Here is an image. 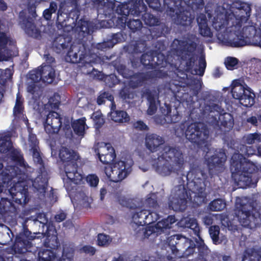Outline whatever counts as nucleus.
Listing matches in <instances>:
<instances>
[{"mask_svg": "<svg viewBox=\"0 0 261 261\" xmlns=\"http://www.w3.org/2000/svg\"><path fill=\"white\" fill-rule=\"evenodd\" d=\"M145 146L151 152L158 151L156 160V170L164 176L172 173L178 174L184 168V155L178 146L164 145V139L156 134H149L145 137Z\"/></svg>", "mask_w": 261, "mask_h": 261, "instance_id": "obj_1", "label": "nucleus"}, {"mask_svg": "<svg viewBox=\"0 0 261 261\" xmlns=\"http://www.w3.org/2000/svg\"><path fill=\"white\" fill-rule=\"evenodd\" d=\"M91 2L93 8L97 10L98 14L110 16L115 13L120 15L116 20L115 25L121 30L127 25L128 15L138 16L146 8L143 0H129L118 5L116 7L115 3L109 0H91Z\"/></svg>", "mask_w": 261, "mask_h": 261, "instance_id": "obj_2", "label": "nucleus"}, {"mask_svg": "<svg viewBox=\"0 0 261 261\" xmlns=\"http://www.w3.org/2000/svg\"><path fill=\"white\" fill-rule=\"evenodd\" d=\"M203 0H164L166 13L177 24L191 25L195 18L190 9H197L204 5Z\"/></svg>", "mask_w": 261, "mask_h": 261, "instance_id": "obj_3", "label": "nucleus"}, {"mask_svg": "<svg viewBox=\"0 0 261 261\" xmlns=\"http://www.w3.org/2000/svg\"><path fill=\"white\" fill-rule=\"evenodd\" d=\"M230 169L231 176L236 185L240 188L255 187L256 181L252 180L253 175L258 168L253 163L245 158L240 153H234L230 161Z\"/></svg>", "mask_w": 261, "mask_h": 261, "instance_id": "obj_4", "label": "nucleus"}, {"mask_svg": "<svg viewBox=\"0 0 261 261\" xmlns=\"http://www.w3.org/2000/svg\"><path fill=\"white\" fill-rule=\"evenodd\" d=\"M234 215L244 227L252 229L261 225V208L254 207L251 202H237Z\"/></svg>", "mask_w": 261, "mask_h": 261, "instance_id": "obj_5", "label": "nucleus"}, {"mask_svg": "<svg viewBox=\"0 0 261 261\" xmlns=\"http://www.w3.org/2000/svg\"><path fill=\"white\" fill-rule=\"evenodd\" d=\"M175 134L180 137L185 135L187 140L195 146L201 148L207 144L210 131L206 124L202 122H194L189 124L185 131L180 127L175 130Z\"/></svg>", "mask_w": 261, "mask_h": 261, "instance_id": "obj_6", "label": "nucleus"}, {"mask_svg": "<svg viewBox=\"0 0 261 261\" xmlns=\"http://www.w3.org/2000/svg\"><path fill=\"white\" fill-rule=\"evenodd\" d=\"M67 51L65 57L67 62L80 63L81 70L84 73L91 74L92 73L94 70L93 65L96 63V55L90 54L84 44L79 48L71 46Z\"/></svg>", "mask_w": 261, "mask_h": 261, "instance_id": "obj_7", "label": "nucleus"}, {"mask_svg": "<svg viewBox=\"0 0 261 261\" xmlns=\"http://www.w3.org/2000/svg\"><path fill=\"white\" fill-rule=\"evenodd\" d=\"M133 164L125 161L119 160L106 166L104 172L111 182L119 185L131 172Z\"/></svg>", "mask_w": 261, "mask_h": 261, "instance_id": "obj_8", "label": "nucleus"}, {"mask_svg": "<svg viewBox=\"0 0 261 261\" xmlns=\"http://www.w3.org/2000/svg\"><path fill=\"white\" fill-rule=\"evenodd\" d=\"M172 45L176 55L180 57L182 60L187 61L186 64L187 68L192 69L195 62L194 54L197 47V44L193 41L188 42L187 40L175 39Z\"/></svg>", "mask_w": 261, "mask_h": 261, "instance_id": "obj_9", "label": "nucleus"}, {"mask_svg": "<svg viewBox=\"0 0 261 261\" xmlns=\"http://www.w3.org/2000/svg\"><path fill=\"white\" fill-rule=\"evenodd\" d=\"M188 199L192 197L184 185L175 186L169 197V206L175 211L184 212L187 208Z\"/></svg>", "mask_w": 261, "mask_h": 261, "instance_id": "obj_10", "label": "nucleus"}, {"mask_svg": "<svg viewBox=\"0 0 261 261\" xmlns=\"http://www.w3.org/2000/svg\"><path fill=\"white\" fill-rule=\"evenodd\" d=\"M183 76L179 77V81L174 80L170 85V89L175 94H177L180 91L186 87H190L192 90V94L193 96H197L199 94L201 87V81L196 78L191 77L190 79H188V75L185 73H182Z\"/></svg>", "mask_w": 261, "mask_h": 261, "instance_id": "obj_11", "label": "nucleus"}, {"mask_svg": "<svg viewBox=\"0 0 261 261\" xmlns=\"http://www.w3.org/2000/svg\"><path fill=\"white\" fill-rule=\"evenodd\" d=\"M74 252L73 247L68 244H64L62 256L57 258L56 253L50 249H43L38 253L39 261H72Z\"/></svg>", "mask_w": 261, "mask_h": 261, "instance_id": "obj_12", "label": "nucleus"}, {"mask_svg": "<svg viewBox=\"0 0 261 261\" xmlns=\"http://www.w3.org/2000/svg\"><path fill=\"white\" fill-rule=\"evenodd\" d=\"M36 238V236L32 234L31 231L29 230L27 226L23 225L22 231L15 238L12 249L16 253H24L32 247V241Z\"/></svg>", "mask_w": 261, "mask_h": 261, "instance_id": "obj_13", "label": "nucleus"}, {"mask_svg": "<svg viewBox=\"0 0 261 261\" xmlns=\"http://www.w3.org/2000/svg\"><path fill=\"white\" fill-rule=\"evenodd\" d=\"M167 76L166 72L160 69H155L145 72L134 73L130 81V85L134 88L142 86L145 82L150 80H156Z\"/></svg>", "mask_w": 261, "mask_h": 261, "instance_id": "obj_14", "label": "nucleus"}, {"mask_svg": "<svg viewBox=\"0 0 261 261\" xmlns=\"http://www.w3.org/2000/svg\"><path fill=\"white\" fill-rule=\"evenodd\" d=\"M210 175L218 174L224 169L226 155L222 149H216L214 154L206 160Z\"/></svg>", "mask_w": 261, "mask_h": 261, "instance_id": "obj_15", "label": "nucleus"}, {"mask_svg": "<svg viewBox=\"0 0 261 261\" xmlns=\"http://www.w3.org/2000/svg\"><path fill=\"white\" fill-rule=\"evenodd\" d=\"M254 31L252 26H247L243 28L242 31H235L231 33L227 39L226 44L232 47H241L248 45L250 43V38L244 35V32Z\"/></svg>", "mask_w": 261, "mask_h": 261, "instance_id": "obj_16", "label": "nucleus"}, {"mask_svg": "<svg viewBox=\"0 0 261 261\" xmlns=\"http://www.w3.org/2000/svg\"><path fill=\"white\" fill-rule=\"evenodd\" d=\"M13 201L18 204H25L29 201L28 187L23 181H18L10 190Z\"/></svg>", "mask_w": 261, "mask_h": 261, "instance_id": "obj_17", "label": "nucleus"}, {"mask_svg": "<svg viewBox=\"0 0 261 261\" xmlns=\"http://www.w3.org/2000/svg\"><path fill=\"white\" fill-rule=\"evenodd\" d=\"M45 132L49 135L57 134L62 126V117L55 111H50L43 123Z\"/></svg>", "mask_w": 261, "mask_h": 261, "instance_id": "obj_18", "label": "nucleus"}, {"mask_svg": "<svg viewBox=\"0 0 261 261\" xmlns=\"http://www.w3.org/2000/svg\"><path fill=\"white\" fill-rule=\"evenodd\" d=\"M38 164L39 165L38 174L32 181V186L37 192L44 194L47 189L49 173L45 167L44 162Z\"/></svg>", "mask_w": 261, "mask_h": 261, "instance_id": "obj_19", "label": "nucleus"}, {"mask_svg": "<svg viewBox=\"0 0 261 261\" xmlns=\"http://www.w3.org/2000/svg\"><path fill=\"white\" fill-rule=\"evenodd\" d=\"M64 171L67 178L75 184H80L84 175L78 171L77 161L64 164Z\"/></svg>", "mask_w": 261, "mask_h": 261, "instance_id": "obj_20", "label": "nucleus"}, {"mask_svg": "<svg viewBox=\"0 0 261 261\" xmlns=\"http://www.w3.org/2000/svg\"><path fill=\"white\" fill-rule=\"evenodd\" d=\"M244 142L245 144L251 145L250 147H246V151L244 152L246 155L249 156L255 153L258 151L259 147H261V134L258 133H250L243 137Z\"/></svg>", "mask_w": 261, "mask_h": 261, "instance_id": "obj_21", "label": "nucleus"}, {"mask_svg": "<svg viewBox=\"0 0 261 261\" xmlns=\"http://www.w3.org/2000/svg\"><path fill=\"white\" fill-rule=\"evenodd\" d=\"M71 46V39L68 36L60 35L52 43V48L57 54H64Z\"/></svg>", "mask_w": 261, "mask_h": 261, "instance_id": "obj_22", "label": "nucleus"}, {"mask_svg": "<svg viewBox=\"0 0 261 261\" xmlns=\"http://www.w3.org/2000/svg\"><path fill=\"white\" fill-rule=\"evenodd\" d=\"M23 28L25 34L30 37L40 40L42 38V31L37 27L33 20L28 17L23 20Z\"/></svg>", "mask_w": 261, "mask_h": 261, "instance_id": "obj_23", "label": "nucleus"}, {"mask_svg": "<svg viewBox=\"0 0 261 261\" xmlns=\"http://www.w3.org/2000/svg\"><path fill=\"white\" fill-rule=\"evenodd\" d=\"M142 96L145 97L148 102L147 114L149 115L154 114L158 109L156 99L159 98L158 93L154 90H151L149 89H146L143 92Z\"/></svg>", "mask_w": 261, "mask_h": 261, "instance_id": "obj_24", "label": "nucleus"}, {"mask_svg": "<svg viewBox=\"0 0 261 261\" xmlns=\"http://www.w3.org/2000/svg\"><path fill=\"white\" fill-rule=\"evenodd\" d=\"M109 114L111 119L115 122L125 123L130 120L129 116L126 111L117 109L114 100L111 102V111Z\"/></svg>", "mask_w": 261, "mask_h": 261, "instance_id": "obj_25", "label": "nucleus"}, {"mask_svg": "<svg viewBox=\"0 0 261 261\" xmlns=\"http://www.w3.org/2000/svg\"><path fill=\"white\" fill-rule=\"evenodd\" d=\"M28 142L34 162L36 164L43 163L44 162L39 151V141L36 135L34 134L30 133L29 136Z\"/></svg>", "mask_w": 261, "mask_h": 261, "instance_id": "obj_26", "label": "nucleus"}, {"mask_svg": "<svg viewBox=\"0 0 261 261\" xmlns=\"http://www.w3.org/2000/svg\"><path fill=\"white\" fill-rule=\"evenodd\" d=\"M71 126L75 136L81 138L84 137L86 134V129L88 128L86 118L82 117L72 121Z\"/></svg>", "mask_w": 261, "mask_h": 261, "instance_id": "obj_27", "label": "nucleus"}, {"mask_svg": "<svg viewBox=\"0 0 261 261\" xmlns=\"http://www.w3.org/2000/svg\"><path fill=\"white\" fill-rule=\"evenodd\" d=\"M241 261H261V247L254 246L245 249Z\"/></svg>", "mask_w": 261, "mask_h": 261, "instance_id": "obj_28", "label": "nucleus"}, {"mask_svg": "<svg viewBox=\"0 0 261 261\" xmlns=\"http://www.w3.org/2000/svg\"><path fill=\"white\" fill-rule=\"evenodd\" d=\"M159 55L158 56H153L152 52L143 53L141 56L140 62L145 67H152L154 65L159 66L162 64L163 60L161 61H159Z\"/></svg>", "mask_w": 261, "mask_h": 261, "instance_id": "obj_29", "label": "nucleus"}, {"mask_svg": "<svg viewBox=\"0 0 261 261\" xmlns=\"http://www.w3.org/2000/svg\"><path fill=\"white\" fill-rule=\"evenodd\" d=\"M200 34L205 37H212L213 32L207 24V20L204 15H200L197 18Z\"/></svg>", "mask_w": 261, "mask_h": 261, "instance_id": "obj_30", "label": "nucleus"}, {"mask_svg": "<svg viewBox=\"0 0 261 261\" xmlns=\"http://www.w3.org/2000/svg\"><path fill=\"white\" fill-rule=\"evenodd\" d=\"M59 158L64 164L68 163L73 161H77L79 156L76 153L66 147H62L59 151Z\"/></svg>", "mask_w": 261, "mask_h": 261, "instance_id": "obj_31", "label": "nucleus"}, {"mask_svg": "<svg viewBox=\"0 0 261 261\" xmlns=\"http://www.w3.org/2000/svg\"><path fill=\"white\" fill-rule=\"evenodd\" d=\"M75 30L78 32L79 35L85 37L92 32V27L88 21L81 19L77 22Z\"/></svg>", "mask_w": 261, "mask_h": 261, "instance_id": "obj_32", "label": "nucleus"}, {"mask_svg": "<svg viewBox=\"0 0 261 261\" xmlns=\"http://www.w3.org/2000/svg\"><path fill=\"white\" fill-rule=\"evenodd\" d=\"M255 94L251 89L247 86L246 89L242 97L241 98L240 103L245 107H250L253 106L255 102Z\"/></svg>", "mask_w": 261, "mask_h": 261, "instance_id": "obj_33", "label": "nucleus"}, {"mask_svg": "<svg viewBox=\"0 0 261 261\" xmlns=\"http://www.w3.org/2000/svg\"><path fill=\"white\" fill-rule=\"evenodd\" d=\"M202 178L205 179L206 175L203 171L201 170L198 166L195 168L191 167L190 170L187 174V180L188 181L191 180V182H193L194 184L199 180H201Z\"/></svg>", "mask_w": 261, "mask_h": 261, "instance_id": "obj_34", "label": "nucleus"}, {"mask_svg": "<svg viewBox=\"0 0 261 261\" xmlns=\"http://www.w3.org/2000/svg\"><path fill=\"white\" fill-rule=\"evenodd\" d=\"M141 16V18L144 21L145 24L151 27L154 26L160 23V19L150 12H147V8L141 12L137 16Z\"/></svg>", "mask_w": 261, "mask_h": 261, "instance_id": "obj_35", "label": "nucleus"}, {"mask_svg": "<svg viewBox=\"0 0 261 261\" xmlns=\"http://www.w3.org/2000/svg\"><path fill=\"white\" fill-rule=\"evenodd\" d=\"M55 70L51 66H44L42 67V82L51 84L55 80Z\"/></svg>", "mask_w": 261, "mask_h": 261, "instance_id": "obj_36", "label": "nucleus"}, {"mask_svg": "<svg viewBox=\"0 0 261 261\" xmlns=\"http://www.w3.org/2000/svg\"><path fill=\"white\" fill-rule=\"evenodd\" d=\"M151 30H150V36L152 39H156L159 37L165 36L168 33V28L165 24H159L154 25Z\"/></svg>", "mask_w": 261, "mask_h": 261, "instance_id": "obj_37", "label": "nucleus"}, {"mask_svg": "<svg viewBox=\"0 0 261 261\" xmlns=\"http://www.w3.org/2000/svg\"><path fill=\"white\" fill-rule=\"evenodd\" d=\"M228 23L226 15L223 13L218 14L213 20V26L217 31L224 29Z\"/></svg>", "mask_w": 261, "mask_h": 261, "instance_id": "obj_38", "label": "nucleus"}, {"mask_svg": "<svg viewBox=\"0 0 261 261\" xmlns=\"http://www.w3.org/2000/svg\"><path fill=\"white\" fill-rule=\"evenodd\" d=\"M111 148H113L110 143H101V144L98 143L96 146H94L93 148L94 153L99 156H104L110 153Z\"/></svg>", "mask_w": 261, "mask_h": 261, "instance_id": "obj_39", "label": "nucleus"}, {"mask_svg": "<svg viewBox=\"0 0 261 261\" xmlns=\"http://www.w3.org/2000/svg\"><path fill=\"white\" fill-rule=\"evenodd\" d=\"M147 213V210L145 209L136 211L132 215V219L137 225L143 227L145 225L144 220H146L145 215Z\"/></svg>", "mask_w": 261, "mask_h": 261, "instance_id": "obj_40", "label": "nucleus"}, {"mask_svg": "<svg viewBox=\"0 0 261 261\" xmlns=\"http://www.w3.org/2000/svg\"><path fill=\"white\" fill-rule=\"evenodd\" d=\"M219 120L221 125L225 128L230 129L233 126V117L229 113H223L220 115Z\"/></svg>", "mask_w": 261, "mask_h": 261, "instance_id": "obj_41", "label": "nucleus"}, {"mask_svg": "<svg viewBox=\"0 0 261 261\" xmlns=\"http://www.w3.org/2000/svg\"><path fill=\"white\" fill-rule=\"evenodd\" d=\"M12 147V142L7 136L0 137V152L6 153Z\"/></svg>", "mask_w": 261, "mask_h": 261, "instance_id": "obj_42", "label": "nucleus"}, {"mask_svg": "<svg viewBox=\"0 0 261 261\" xmlns=\"http://www.w3.org/2000/svg\"><path fill=\"white\" fill-rule=\"evenodd\" d=\"M238 9L241 14V15L240 16L241 20L244 19H247L250 17L251 10L248 4L244 2L239 3Z\"/></svg>", "mask_w": 261, "mask_h": 261, "instance_id": "obj_43", "label": "nucleus"}, {"mask_svg": "<svg viewBox=\"0 0 261 261\" xmlns=\"http://www.w3.org/2000/svg\"><path fill=\"white\" fill-rule=\"evenodd\" d=\"M226 206L225 201L220 199L218 198L212 201L208 205L210 210L212 211H221L224 209Z\"/></svg>", "mask_w": 261, "mask_h": 261, "instance_id": "obj_44", "label": "nucleus"}, {"mask_svg": "<svg viewBox=\"0 0 261 261\" xmlns=\"http://www.w3.org/2000/svg\"><path fill=\"white\" fill-rule=\"evenodd\" d=\"M145 203L147 206L153 208V210H157L160 207L157 196L154 193H150L147 195Z\"/></svg>", "mask_w": 261, "mask_h": 261, "instance_id": "obj_45", "label": "nucleus"}, {"mask_svg": "<svg viewBox=\"0 0 261 261\" xmlns=\"http://www.w3.org/2000/svg\"><path fill=\"white\" fill-rule=\"evenodd\" d=\"M15 209L14 204L7 198H2L0 201V210L3 213L12 212Z\"/></svg>", "mask_w": 261, "mask_h": 261, "instance_id": "obj_46", "label": "nucleus"}, {"mask_svg": "<svg viewBox=\"0 0 261 261\" xmlns=\"http://www.w3.org/2000/svg\"><path fill=\"white\" fill-rule=\"evenodd\" d=\"M246 88H245L241 84L235 85L231 88V93L232 97L236 99L240 100L241 98L242 97V94L244 93Z\"/></svg>", "mask_w": 261, "mask_h": 261, "instance_id": "obj_47", "label": "nucleus"}, {"mask_svg": "<svg viewBox=\"0 0 261 261\" xmlns=\"http://www.w3.org/2000/svg\"><path fill=\"white\" fill-rule=\"evenodd\" d=\"M126 37V35L122 31L113 34L111 39L108 40L110 42V46L113 47L115 44L124 41Z\"/></svg>", "mask_w": 261, "mask_h": 261, "instance_id": "obj_48", "label": "nucleus"}, {"mask_svg": "<svg viewBox=\"0 0 261 261\" xmlns=\"http://www.w3.org/2000/svg\"><path fill=\"white\" fill-rule=\"evenodd\" d=\"M156 211L147 210V213L145 215L146 220H144L145 221V225L153 224L160 219V215Z\"/></svg>", "mask_w": 261, "mask_h": 261, "instance_id": "obj_49", "label": "nucleus"}, {"mask_svg": "<svg viewBox=\"0 0 261 261\" xmlns=\"http://www.w3.org/2000/svg\"><path fill=\"white\" fill-rule=\"evenodd\" d=\"M44 246L51 250L57 249L60 246V243L57 236H52L50 238H47L46 239Z\"/></svg>", "mask_w": 261, "mask_h": 261, "instance_id": "obj_50", "label": "nucleus"}, {"mask_svg": "<svg viewBox=\"0 0 261 261\" xmlns=\"http://www.w3.org/2000/svg\"><path fill=\"white\" fill-rule=\"evenodd\" d=\"M110 152L108 154L104 156H99V161L103 164L110 165L116 159V154L114 148H110Z\"/></svg>", "mask_w": 261, "mask_h": 261, "instance_id": "obj_51", "label": "nucleus"}, {"mask_svg": "<svg viewBox=\"0 0 261 261\" xmlns=\"http://www.w3.org/2000/svg\"><path fill=\"white\" fill-rule=\"evenodd\" d=\"M23 99L19 96V93L17 95L15 106L13 108V114L15 117L19 116L22 114L23 110Z\"/></svg>", "mask_w": 261, "mask_h": 261, "instance_id": "obj_52", "label": "nucleus"}, {"mask_svg": "<svg viewBox=\"0 0 261 261\" xmlns=\"http://www.w3.org/2000/svg\"><path fill=\"white\" fill-rule=\"evenodd\" d=\"M127 26L132 33H135L141 29L142 23L139 19H130L127 22Z\"/></svg>", "mask_w": 261, "mask_h": 261, "instance_id": "obj_53", "label": "nucleus"}, {"mask_svg": "<svg viewBox=\"0 0 261 261\" xmlns=\"http://www.w3.org/2000/svg\"><path fill=\"white\" fill-rule=\"evenodd\" d=\"M118 202L122 206L129 209L135 210L138 209V206L134 203V199H127L124 196L119 197L118 198Z\"/></svg>", "mask_w": 261, "mask_h": 261, "instance_id": "obj_54", "label": "nucleus"}, {"mask_svg": "<svg viewBox=\"0 0 261 261\" xmlns=\"http://www.w3.org/2000/svg\"><path fill=\"white\" fill-rule=\"evenodd\" d=\"M57 5L54 2H51L49 4L48 8L46 9L43 12V16L46 20H50L51 18L52 14L56 12L57 10Z\"/></svg>", "mask_w": 261, "mask_h": 261, "instance_id": "obj_55", "label": "nucleus"}, {"mask_svg": "<svg viewBox=\"0 0 261 261\" xmlns=\"http://www.w3.org/2000/svg\"><path fill=\"white\" fill-rule=\"evenodd\" d=\"M154 226L157 230L156 234H161L164 232L166 229L171 228V226L169 224L168 220L166 219H164L159 221Z\"/></svg>", "mask_w": 261, "mask_h": 261, "instance_id": "obj_56", "label": "nucleus"}, {"mask_svg": "<svg viewBox=\"0 0 261 261\" xmlns=\"http://www.w3.org/2000/svg\"><path fill=\"white\" fill-rule=\"evenodd\" d=\"M209 232L210 236L215 244L220 243L219 242V233L220 228L218 225L211 226L209 228Z\"/></svg>", "mask_w": 261, "mask_h": 261, "instance_id": "obj_57", "label": "nucleus"}, {"mask_svg": "<svg viewBox=\"0 0 261 261\" xmlns=\"http://www.w3.org/2000/svg\"><path fill=\"white\" fill-rule=\"evenodd\" d=\"M190 239L187 238L186 237L179 234V238L177 241V245L176 248H177V253L179 251H184V249L186 248V246L188 245V243H190Z\"/></svg>", "mask_w": 261, "mask_h": 261, "instance_id": "obj_58", "label": "nucleus"}, {"mask_svg": "<svg viewBox=\"0 0 261 261\" xmlns=\"http://www.w3.org/2000/svg\"><path fill=\"white\" fill-rule=\"evenodd\" d=\"M80 0H70V5L73 7V11H71V14H73V17H75L77 20L80 16L81 8L79 2Z\"/></svg>", "mask_w": 261, "mask_h": 261, "instance_id": "obj_59", "label": "nucleus"}, {"mask_svg": "<svg viewBox=\"0 0 261 261\" xmlns=\"http://www.w3.org/2000/svg\"><path fill=\"white\" fill-rule=\"evenodd\" d=\"M186 226L193 230L194 234L200 238V227L195 219H190L186 223Z\"/></svg>", "mask_w": 261, "mask_h": 261, "instance_id": "obj_60", "label": "nucleus"}, {"mask_svg": "<svg viewBox=\"0 0 261 261\" xmlns=\"http://www.w3.org/2000/svg\"><path fill=\"white\" fill-rule=\"evenodd\" d=\"M179 237V234H175L171 236L167 239L168 245L171 250L172 253L173 254H177V248H176V246L177 245V241Z\"/></svg>", "mask_w": 261, "mask_h": 261, "instance_id": "obj_61", "label": "nucleus"}, {"mask_svg": "<svg viewBox=\"0 0 261 261\" xmlns=\"http://www.w3.org/2000/svg\"><path fill=\"white\" fill-rule=\"evenodd\" d=\"M29 78L34 83L42 81V67L30 71Z\"/></svg>", "mask_w": 261, "mask_h": 261, "instance_id": "obj_62", "label": "nucleus"}, {"mask_svg": "<svg viewBox=\"0 0 261 261\" xmlns=\"http://www.w3.org/2000/svg\"><path fill=\"white\" fill-rule=\"evenodd\" d=\"M111 242L110 236L104 233H99L97 236V244L99 246H107Z\"/></svg>", "mask_w": 261, "mask_h": 261, "instance_id": "obj_63", "label": "nucleus"}, {"mask_svg": "<svg viewBox=\"0 0 261 261\" xmlns=\"http://www.w3.org/2000/svg\"><path fill=\"white\" fill-rule=\"evenodd\" d=\"M61 97L58 93H55L48 99V103L51 109H58L60 105Z\"/></svg>", "mask_w": 261, "mask_h": 261, "instance_id": "obj_64", "label": "nucleus"}]
</instances>
